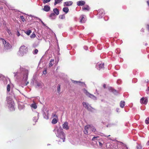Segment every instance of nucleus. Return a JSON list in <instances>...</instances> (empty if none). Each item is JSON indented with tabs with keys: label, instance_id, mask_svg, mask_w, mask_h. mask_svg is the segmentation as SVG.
Segmentation results:
<instances>
[{
	"label": "nucleus",
	"instance_id": "obj_1",
	"mask_svg": "<svg viewBox=\"0 0 149 149\" xmlns=\"http://www.w3.org/2000/svg\"><path fill=\"white\" fill-rule=\"evenodd\" d=\"M14 77L17 79H19L22 77V81L25 82V85L26 86L29 83L27 81L28 79L29 71L28 70L20 66L19 69L17 72H14Z\"/></svg>",
	"mask_w": 149,
	"mask_h": 149
},
{
	"label": "nucleus",
	"instance_id": "obj_2",
	"mask_svg": "<svg viewBox=\"0 0 149 149\" xmlns=\"http://www.w3.org/2000/svg\"><path fill=\"white\" fill-rule=\"evenodd\" d=\"M57 136L60 138V141L64 142L65 139V135L64 133L63 130L61 129H58L57 127L55 128L54 130Z\"/></svg>",
	"mask_w": 149,
	"mask_h": 149
},
{
	"label": "nucleus",
	"instance_id": "obj_3",
	"mask_svg": "<svg viewBox=\"0 0 149 149\" xmlns=\"http://www.w3.org/2000/svg\"><path fill=\"white\" fill-rule=\"evenodd\" d=\"M13 96L11 94L10 96H8L6 98L7 106L9 110L11 111H14L15 109L14 103L12 98Z\"/></svg>",
	"mask_w": 149,
	"mask_h": 149
},
{
	"label": "nucleus",
	"instance_id": "obj_4",
	"mask_svg": "<svg viewBox=\"0 0 149 149\" xmlns=\"http://www.w3.org/2000/svg\"><path fill=\"white\" fill-rule=\"evenodd\" d=\"M27 49L26 47L24 45L20 47L18 53L19 56H22L27 53Z\"/></svg>",
	"mask_w": 149,
	"mask_h": 149
},
{
	"label": "nucleus",
	"instance_id": "obj_5",
	"mask_svg": "<svg viewBox=\"0 0 149 149\" xmlns=\"http://www.w3.org/2000/svg\"><path fill=\"white\" fill-rule=\"evenodd\" d=\"M83 91L84 93L89 97L94 100H96L97 99V97L89 93L85 89H83Z\"/></svg>",
	"mask_w": 149,
	"mask_h": 149
},
{
	"label": "nucleus",
	"instance_id": "obj_6",
	"mask_svg": "<svg viewBox=\"0 0 149 149\" xmlns=\"http://www.w3.org/2000/svg\"><path fill=\"white\" fill-rule=\"evenodd\" d=\"M82 104L83 106L88 111L93 112L95 110V109L92 108L88 103L86 102H83Z\"/></svg>",
	"mask_w": 149,
	"mask_h": 149
},
{
	"label": "nucleus",
	"instance_id": "obj_7",
	"mask_svg": "<svg viewBox=\"0 0 149 149\" xmlns=\"http://www.w3.org/2000/svg\"><path fill=\"white\" fill-rule=\"evenodd\" d=\"M48 111V110L47 108H43L42 111V113L43 117L44 118L46 119H48L49 118L48 116L49 114Z\"/></svg>",
	"mask_w": 149,
	"mask_h": 149
},
{
	"label": "nucleus",
	"instance_id": "obj_8",
	"mask_svg": "<svg viewBox=\"0 0 149 149\" xmlns=\"http://www.w3.org/2000/svg\"><path fill=\"white\" fill-rule=\"evenodd\" d=\"M2 41L4 45V48L6 49H9L11 47V46L10 44L7 42L5 40L2 39Z\"/></svg>",
	"mask_w": 149,
	"mask_h": 149
},
{
	"label": "nucleus",
	"instance_id": "obj_9",
	"mask_svg": "<svg viewBox=\"0 0 149 149\" xmlns=\"http://www.w3.org/2000/svg\"><path fill=\"white\" fill-rule=\"evenodd\" d=\"M89 127V125H87L84 127V132L85 134H89L91 133V130Z\"/></svg>",
	"mask_w": 149,
	"mask_h": 149
},
{
	"label": "nucleus",
	"instance_id": "obj_10",
	"mask_svg": "<svg viewBox=\"0 0 149 149\" xmlns=\"http://www.w3.org/2000/svg\"><path fill=\"white\" fill-rule=\"evenodd\" d=\"M71 81L74 84L81 85L85 87H86V84L84 82L78 81H74L73 80H71Z\"/></svg>",
	"mask_w": 149,
	"mask_h": 149
},
{
	"label": "nucleus",
	"instance_id": "obj_11",
	"mask_svg": "<svg viewBox=\"0 0 149 149\" xmlns=\"http://www.w3.org/2000/svg\"><path fill=\"white\" fill-rule=\"evenodd\" d=\"M104 63H97L96 65V68L99 70L103 69L104 68Z\"/></svg>",
	"mask_w": 149,
	"mask_h": 149
},
{
	"label": "nucleus",
	"instance_id": "obj_12",
	"mask_svg": "<svg viewBox=\"0 0 149 149\" xmlns=\"http://www.w3.org/2000/svg\"><path fill=\"white\" fill-rule=\"evenodd\" d=\"M104 14V10L102 9H100L99 10L98 12V17L99 18H102Z\"/></svg>",
	"mask_w": 149,
	"mask_h": 149
},
{
	"label": "nucleus",
	"instance_id": "obj_13",
	"mask_svg": "<svg viewBox=\"0 0 149 149\" xmlns=\"http://www.w3.org/2000/svg\"><path fill=\"white\" fill-rule=\"evenodd\" d=\"M79 19L80 23H84L86 21V17L84 15H82L80 16Z\"/></svg>",
	"mask_w": 149,
	"mask_h": 149
},
{
	"label": "nucleus",
	"instance_id": "obj_14",
	"mask_svg": "<svg viewBox=\"0 0 149 149\" xmlns=\"http://www.w3.org/2000/svg\"><path fill=\"white\" fill-rule=\"evenodd\" d=\"M148 102V99L146 97H142L140 100V102L142 104H146Z\"/></svg>",
	"mask_w": 149,
	"mask_h": 149
},
{
	"label": "nucleus",
	"instance_id": "obj_15",
	"mask_svg": "<svg viewBox=\"0 0 149 149\" xmlns=\"http://www.w3.org/2000/svg\"><path fill=\"white\" fill-rule=\"evenodd\" d=\"M63 128L66 130H68L69 127L68 126V122H65L62 125Z\"/></svg>",
	"mask_w": 149,
	"mask_h": 149
},
{
	"label": "nucleus",
	"instance_id": "obj_16",
	"mask_svg": "<svg viewBox=\"0 0 149 149\" xmlns=\"http://www.w3.org/2000/svg\"><path fill=\"white\" fill-rule=\"evenodd\" d=\"M50 9V7L49 6L47 5H45L44 6V8H43L42 10L46 12L49 11Z\"/></svg>",
	"mask_w": 149,
	"mask_h": 149
},
{
	"label": "nucleus",
	"instance_id": "obj_17",
	"mask_svg": "<svg viewBox=\"0 0 149 149\" xmlns=\"http://www.w3.org/2000/svg\"><path fill=\"white\" fill-rule=\"evenodd\" d=\"M109 91L112 92L115 95H117L118 93V92L116 90L113 89L111 87H110L109 88Z\"/></svg>",
	"mask_w": 149,
	"mask_h": 149
},
{
	"label": "nucleus",
	"instance_id": "obj_18",
	"mask_svg": "<svg viewBox=\"0 0 149 149\" xmlns=\"http://www.w3.org/2000/svg\"><path fill=\"white\" fill-rule=\"evenodd\" d=\"M85 2L83 1H81L77 2V5L79 6H82L85 4Z\"/></svg>",
	"mask_w": 149,
	"mask_h": 149
},
{
	"label": "nucleus",
	"instance_id": "obj_19",
	"mask_svg": "<svg viewBox=\"0 0 149 149\" xmlns=\"http://www.w3.org/2000/svg\"><path fill=\"white\" fill-rule=\"evenodd\" d=\"M36 115L37 116H35L33 117V120L35 122H37L39 118V113L38 112L36 113Z\"/></svg>",
	"mask_w": 149,
	"mask_h": 149
},
{
	"label": "nucleus",
	"instance_id": "obj_20",
	"mask_svg": "<svg viewBox=\"0 0 149 149\" xmlns=\"http://www.w3.org/2000/svg\"><path fill=\"white\" fill-rule=\"evenodd\" d=\"M72 4V2L71 1L65 2L64 3V6H68L71 5Z\"/></svg>",
	"mask_w": 149,
	"mask_h": 149
},
{
	"label": "nucleus",
	"instance_id": "obj_21",
	"mask_svg": "<svg viewBox=\"0 0 149 149\" xmlns=\"http://www.w3.org/2000/svg\"><path fill=\"white\" fill-rule=\"evenodd\" d=\"M56 15L54 13H51L49 15L50 18L52 19H55L56 17Z\"/></svg>",
	"mask_w": 149,
	"mask_h": 149
},
{
	"label": "nucleus",
	"instance_id": "obj_22",
	"mask_svg": "<svg viewBox=\"0 0 149 149\" xmlns=\"http://www.w3.org/2000/svg\"><path fill=\"white\" fill-rule=\"evenodd\" d=\"M89 128L91 130V132L92 131L93 132H95L96 131V129L95 127L92 125H89Z\"/></svg>",
	"mask_w": 149,
	"mask_h": 149
},
{
	"label": "nucleus",
	"instance_id": "obj_23",
	"mask_svg": "<svg viewBox=\"0 0 149 149\" xmlns=\"http://www.w3.org/2000/svg\"><path fill=\"white\" fill-rule=\"evenodd\" d=\"M18 108L20 110H21L24 108V105L23 104H21L19 103L18 104Z\"/></svg>",
	"mask_w": 149,
	"mask_h": 149
},
{
	"label": "nucleus",
	"instance_id": "obj_24",
	"mask_svg": "<svg viewBox=\"0 0 149 149\" xmlns=\"http://www.w3.org/2000/svg\"><path fill=\"white\" fill-rule=\"evenodd\" d=\"M53 12L56 15H58L59 14V11L57 8H54L53 9Z\"/></svg>",
	"mask_w": 149,
	"mask_h": 149
},
{
	"label": "nucleus",
	"instance_id": "obj_25",
	"mask_svg": "<svg viewBox=\"0 0 149 149\" xmlns=\"http://www.w3.org/2000/svg\"><path fill=\"white\" fill-rule=\"evenodd\" d=\"M37 85L39 88H42V87L43 84L41 82H37Z\"/></svg>",
	"mask_w": 149,
	"mask_h": 149
},
{
	"label": "nucleus",
	"instance_id": "obj_26",
	"mask_svg": "<svg viewBox=\"0 0 149 149\" xmlns=\"http://www.w3.org/2000/svg\"><path fill=\"white\" fill-rule=\"evenodd\" d=\"M54 62V59H52L50 60L49 64V67H51L53 65Z\"/></svg>",
	"mask_w": 149,
	"mask_h": 149
},
{
	"label": "nucleus",
	"instance_id": "obj_27",
	"mask_svg": "<svg viewBox=\"0 0 149 149\" xmlns=\"http://www.w3.org/2000/svg\"><path fill=\"white\" fill-rule=\"evenodd\" d=\"M96 144L97 146L99 145L100 147H102V146L103 143L99 141H96Z\"/></svg>",
	"mask_w": 149,
	"mask_h": 149
},
{
	"label": "nucleus",
	"instance_id": "obj_28",
	"mask_svg": "<svg viewBox=\"0 0 149 149\" xmlns=\"http://www.w3.org/2000/svg\"><path fill=\"white\" fill-rule=\"evenodd\" d=\"M125 102L124 101H121L120 103V107L123 108L125 106Z\"/></svg>",
	"mask_w": 149,
	"mask_h": 149
},
{
	"label": "nucleus",
	"instance_id": "obj_29",
	"mask_svg": "<svg viewBox=\"0 0 149 149\" xmlns=\"http://www.w3.org/2000/svg\"><path fill=\"white\" fill-rule=\"evenodd\" d=\"M63 11L66 13H68L69 11V8L68 7H64L63 8Z\"/></svg>",
	"mask_w": 149,
	"mask_h": 149
},
{
	"label": "nucleus",
	"instance_id": "obj_30",
	"mask_svg": "<svg viewBox=\"0 0 149 149\" xmlns=\"http://www.w3.org/2000/svg\"><path fill=\"white\" fill-rule=\"evenodd\" d=\"M63 0H55L54 5H56V4L60 3Z\"/></svg>",
	"mask_w": 149,
	"mask_h": 149
},
{
	"label": "nucleus",
	"instance_id": "obj_31",
	"mask_svg": "<svg viewBox=\"0 0 149 149\" xmlns=\"http://www.w3.org/2000/svg\"><path fill=\"white\" fill-rule=\"evenodd\" d=\"M31 107L32 108L34 109H36L37 107V105L35 103L32 104H31Z\"/></svg>",
	"mask_w": 149,
	"mask_h": 149
},
{
	"label": "nucleus",
	"instance_id": "obj_32",
	"mask_svg": "<svg viewBox=\"0 0 149 149\" xmlns=\"http://www.w3.org/2000/svg\"><path fill=\"white\" fill-rule=\"evenodd\" d=\"M89 9V6H86L85 7L82 8V9L83 10H88Z\"/></svg>",
	"mask_w": 149,
	"mask_h": 149
},
{
	"label": "nucleus",
	"instance_id": "obj_33",
	"mask_svg": "<svg viewBox=\"0 0 149 149\" xmlns=\"http://www.w3.org/2000/svg\"><path fill=\"white\" fill-rule=\"evenodd\" d=\"M57 122V120L56 118H54L52 120V124H55Z\"/></svg>",
	"mask_w": 149,
	"mask_h": 149
},
{
	"label": "nucleus",
	"instance_id": "obj_34",
	"mask_svg": "<svg viewBox=\"0 0 149 149\" xmlns=\"http://www.w3.org/2000/svg\"><path fill=\"white\" fill-rule=\"evenodd\" d=\"M98 136L94 137L92 139V140L96 143V141H97L98 139Z\"/></svg>",
	"mask_w": 149,
	"mask_h": 149
},
{
	"label": "nucleus",
	"instance_id": "obj_35",
	"mask_svg": "<svg viewBox=\"0 0 149 149\" xmlns=\"http://www.w3.org/2000/svg\"><path fill=\"white\" fill-rule=\"evenodd\" d=\"M7 94H8V93L9 94V92L10 91V86L9 84H8L7 85Z\"/></svg>",
	"mask_w": 149,
	"mask_h": 149
},
{
	"label": "nucleus",
	"instance_id": "obj_36",
	"mask_svg": "<svg viewBox=\"0 0 149 149\" xmlns=\"http://www.w3.org/2000/svg\"><path fill=\"white\" fill-rule=\"evenodd\" d=\"M25 33L28 36L30 35L31 33V30H28L25 32Z\"/></svg>",
	"mask_w": 149,
	"mask_h": 149
},
{
	"label": "nucleus",
	"instance_id": "obj_37",
	"mask_svg": "<svg viewBox=\"0 0 149 149\" xmlns=\"http://www.w3.org/2000/svg\"><path fill=\"white\" fill-rule=\"evenodd\" d=\"M61 86L60 85L58 84L57 86V91L59 93L61 91Z\"/></svg>",
	"mask_w": 149,
	"mask_h": 149
},
{
	"label": "nucleus",
	"instance_id": "obj_38",
	"mask_svg": "<svg viewBox=\"0 0 149 149\" xmlns=\"http://www.w3.org/2000/svg\"><path fill=\"white\" fill-rule=\"evenodd\" d=\"M59 17L61 19H64L65 18V17L64 16V15H59Z\"/></svg>",
	"mask_w": 149,
	"mask_h": 149
},
{
	"label": "nucleus",
	"instance_id": "obj_39",
	"mask_svg": "<svg viewBox=\"0 0 149 149\" xmlns=\"http://www.w3.org/2000/svg\"><path fill=\"white\" fill-rule=\"evenodd\" d=\"M137 149H142V146L140 144H138L136 146Z\"/></svg>",
	"mask_w": 149,
	"mask_h": 149
},
{
	"label": "nucleus",
	"instance_id": "obj_40",
	"mask_svg": "<svg viewBox=\"0 0 149 149\" xmlns=\"http://www.w3.org/2000/svg\"><path fill=\"white\" fill-rule=\"evenodd\" d=\"M145 122L146 124L149 123V117H148L146 119Z\"/></svg>",
	"mask_w": 149,
	"mask_h": 149
},
{
	"label": "nucleus",
	"instance_id": "obj_41",
	"mask_svg": "<svg viewBox=\"0 0 149 149\" xmlns=\"http://www.w3.org/2000/svg\"><path fill=\"white\" fill-rule=\"evenodd\" d=\"M51 0H43V3L44 4L49 2Z\"/></svg>",
	"mask_w": 149,
	"mask_h": 149
},
{
	"label": "nucleus",
	"instance_id": "obj_42",
	"mask_svg": "<svg viewBox=\"0 0 149 149\" xmlns=\"http://www.w3.org/2000/svg\"><path fill=\"white\" fill-rule=\"evenodd\" d=\"M35 17L36 18V19H39L40 21H41V22L42 23V24L43 25H44V26H45V25L44 24V23L39 18L37 17Z\"/></svg>",
	"mask_w": 149,
	"mask_h": 149
},
{
	"label": "nucleus",
	"instance_id": "obj_43",
	"mask_svg": "<svg viewBox=\"0 0 149 149\" xmlns=\"http://www.w3.org/2000/svg\"><path fill=\"white\" fill-rule=\"evenodd\" d=\"M52 116L53 118H57V116L55 113H53L52 114Z\"/></svg>",
	"mask_w": 149,
	"mask_h": 149
},
{
	"label": "nucleus",
	"instance_id": "obj_44",
	"mask_svg": "<svg viewBox=\"0 0 149 149\" xmlns=\"http://www.w3.org/2000/svg\"><path fill=\"white\" fill-rule=\"evenodd\" d=\"M36 35L35 33H33L30 36V37L31 38H33L36 37Z\"/></svg>",
	"mask_w": 149,
	"mask_h": 149
},
{
	"label": "nucleus",
	"instance_id": "obj_45",
	"mask_svg": "<svg viewBox=\"0 0 149 149\" xmlns=\"http://www.w3.org/2000/svg\"><path fill=\"white\" fill-rule=\"evenodd\" d=\"M6 31L9 35L11 34L10 31L9 29H7L6 30Z\"/></svg>",
	"mask_w": 149,
	"mask_h": 149
},
{
	"label": "nucleus",
	"instance_id": "obj_46",
	"mask_svg": "<svg viewBox=\"0 0 149 149\" xmlns=\"http://www.w3.org/2000/svg\"><path fill=\"white\" fill-rule=\"evenodd\" d=\"M116 52V53H117L118 54H119L120 53V49H116L115 51Z\"/></svg>",
	"mask_w": 149,
	"mask_h": 149
},
{
	"label": "nucleus",
	"instance_id": "obj_47",
	"mask_svg": "<svg viewBox=\"0 0 149 149\" xmlns=\"http://www.w3.org/2000/svg\"><path fill=\"white\" fill-rule=\"evenodd\" d=\"M20 17L21 19H22V21L23 22H24V21H25V19L24 18L23 16V15H21L20 16Z\"/></svg>",
	"mask_w": 149,
	"mask_h": 149
},
{
	"label": "nucleus",
	"instance_id": "obj_48",
	"mask_svg": "<svg viewBox=\"0 0 149 149\" xmlns=\"http://www.w3.org/2000/svg\"><path fill=\"white\" fill-rule=\"evenodd\" d=\"M38 50L37 49H35L34 51V54H37L38 53Z\"/></svg>",
	"mask_w": 149,
	"mask_h": 149
},
{
	"label": "nucleus",
	"instance_id": "obj_49",
	"mask_svg": "<svg viewBox=\"0 0 149 149\" xmlns=\"http://www.w3.org/2000/svg\"><path fill=\"white\" fill-rule=\"evenodd\" d=\"M84 48L85 50H87L88 49V47L86 46H84Z\"/></svg>",
	"mask_w": 149,
	"mask_h": 149
},
{
	"label": "nucleus",
	"instance_id": "obj_50",
	"mask_svg": "<svg viewBox=\"0 0 149 149\" xmlns=\"http://www.w3.org/2000/svg\"><path fill=\"white\" fill-rule=\"evenodd\" d=\"M43 73L44 74H46L47 73V70H45L43 71Z\"/></svg>",
	"mask_w": 149,
	"mask_h": 149
},
{
	"label": "nucleus",
	"instance_id": "obj_51",
	"mask_svg": "<svg viewBox=\"0 0 149 149\" xmlns=\"http://www.w3.org/2000/svg\"><path fill=\"white\" fill-rule=\"evenodd\" d=\"M101 136H104L105 137H108V136H110V135H109L108 136L105 135H104L103 134H102V135H101Z\"/></svg>",
	"mask_w": 149,
	"mask_h": 149
},
{
	"label": "nucleus",
	"instance_id": "obj_52",
	"mask_svg": "<svg viewBox=\"0 0 149 149\" xmlns=\"http://www.w3.org/2000/svg\"><path fill=\"white\" fill-rule=\"evenodd\" d=\"M17 35L18 36H19L20 35V34L18 31H17Z\"/></svg>",
	"mask_w": 149,
	"mask_h": 149
},
{
	"label": "nucleus",
	"instance_id": "obj_53",
	"mask_svg": "<svg viewBox=\"0 0 149 149\" xmlns=\"http://www.w3.org/2000/svg\"><path fill=\"white\" fill-rule=\"evenodd\" d=\"M116 111L117 112H119V108H117L116 109Z\"/></svg>",
	"mask_w": 149,
	"mask_h": 149
},
{
	"label": "nucleus",
	"instance_id": "obj_54",
	"mask_svg": "<svg viewBox=\"0 0 149 149\" xmlns=\"http://www.w3.org/2000/svg\"><path fill=\"white\" fill-rule=\"evenodd\" d=\"M147 29L149 31V25H147Z\"/></svg>",
	"mask_w": 149,
	"mask_h": 149
},
{
	"label": "nucleus",
	"instance_id": "obj_55",
	"mask_svg": "<svg viewBox=\"0 0 149 149\" xmlns=\"http://www.w3.org/2000/svg\"><path fill=\"white\" fill-rule=\"evenodd\" d=\"M141 31L142 32H144V29L143 28L142 29Z\"/></svg>",
	"mask_w": 149,
	"mask_h": 149
},
{
	"label": "nucleus",
	"instance_id": "obj_56",
	"mask_svg": "<svg viewBox=\"0 0 149 149\" xmlns=\"http://www.w3.org/2000/svg\"><path fill=\"white\" fill-rule=\"evenodd\" d=\"M3 75L0 74V80L1 79V78L3 77Z\"/></svg>",
	"mask_w": 149,
	"mask_h": 149
},
{
	"label": "nucleus",
	"instance_id": "obj_57",
	"mask_svg": "<svg viewBox=\"0 0 149 149\" xmlns=\"http://www.w3.org/2000/svg\"><path fill=\"white\" fill-rule=\"evenodd\" d=\"M147 3L148 4V6H149V1H147Z\"/></svg>",
	"mask_w": 149,
	"mask_h": 149
},
{
	"label": "nucleus",
	"instance_id": "obj_58",
	"mask_svg": "<svg viewBox=\"0 0 149 149\" xmlns=\"http://www.w3.org/2000/svg\"><path fill=\"white\" fill-rule=\"evenodd\" d=\"M146 144H147V145H149V141H148L147 142V143H146Z\"/></svg>",
	"mask_w": 149,
	"mask_h": 149
},
{
	"label": "nucleus",
	"instance_id": "obj_59",
	"mask_svg": "<svg viewBox=\"0 0 149 149\" xmlns=\"http://www.w3.org/2000/svg\"><path fill=\"white\" fill-rule=\"evenodd\" d=\"M103 86L104 88H105L106 87V85L105 84H104L103 85Z\"/></svg>",
	"mask_w": 149,
	"mask_h": 149
},
{
	"label": "nucleus",
	"instance_id": "obj_60",
	"mask_svg": "<svg viewBox=\"0 0 149 149\" xmlns=\"http://www.w3.org/2000/svg\"><path fill=\"white\" fill-rule=\"evenodd\" d=\"M57 54L59 55L60 53H59V51H58V52Z\"/></svg>",
	"mask_w": 149,
	"mask_h": 149
},
{
	"label": "nucleus",
	"instance_id": "obj_61",
	"mask_svg": "<svg viewBox=\"0 0 149 149\" xmlns=\"http://www.w3.org/2000/svg\"><path fill=\"white\" fill-rule=\"evenodd\" d=\"M84 146H87V144H84Z\"/></svg>",
	"mask_w": 149,
	"mask_h": 149
},
{
	"label": "nucleus",
	"instance_id": "obj_62",
	"mask_svg": "<svg viewBox=\"0 0 149 149\" xmlns=\"http://www.w3.org/2000/svg\"><path fill=\"white\" fill-rule=\"evenodd\" d=\"M29 17H33V16H32L31 15H29Z\"/></svg>",
	"mask_w": 149,
	"mask_h": 149
},
{
	"label": "nucleus",
	"instance_id": "obj_63",
	"mask_svg": "<svg viewBox=\"0 0 149 149\" xmlns=\"http://www.w3.org/2000/svg\"><path fill=\"white\" fill-rule=\"evenodd\" d=\"M72 28H70V30H72Z\"/></svg>",
	"mask_w": 149,
	"mask_h": 149
},
{
	"label": "nucleus",
	"instance_id": "obj_64",
	"mask_svg": "<svg viewBox=\"0 0 149 149\" xmlns=\"http://www.w3.org/2000/svg\"><path fill=\"white\" fill-rule=\"evenodd\" d=\"M0 9H3V8H2V7H1L0 8Z\"/></svg>",
	"mask_w": 149,
	"mask_h": 149
}]
</instances>
